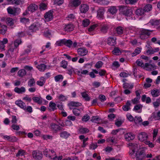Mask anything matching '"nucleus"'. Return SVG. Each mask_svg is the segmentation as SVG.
I'll list each match as a JSON object with an SVG mask.
<instances>
[{"label": "nucleus", "mask_w": 160, "mask_h": 160, "mask_svg": "<svg viewBox=\"0 0 160 160\" xmlns=\"http://www.w3.org/2000/svg\"><path fill=\"white\" fill-rule=\"evenodd\" d=\"M51 159H52L53 160H61L62 159V156H57L56 155V153L55 152V155H53V156L51 157Z\"/></svg>", "instance_id": "nucleus-50"}, {"label": "nucleus", "mask_w": 160, "mask_h": 160, "mask_svg": "<svg viewBox=\"0 0 160 160\" xmlns=\"http://www.w3.org/2000/svg\"><path fill=\"white\" fill-rule=\"evenodd\" d=\"M20 21L21 22L25 24L29 23L30 20L28 18H20Z\"/></svg>", "instance_id": "nucleus-53"}, {"label": "nucleus", "mask_w": 160, "mask_h": 160, "mask_svg": "<svg viewBox=\"0 0 160 160\" xmlns=\"http://www.w3.org/2000/svg\"><path fill=\"white\" fill-rule=\"evenodd\" d=\"M134 121L136 124L140 123L142 122V120L141 117L136 116L134 118Z\"/></svg>", "instance_id": "nucleus-54"}, {"label": "nucleus", "mask_w": 160, "mask_h": 160, "mask_svg": "<svg viewBox=\"0 0 160 160\" xmlns=\"http://www.w3.org/2000/svg\"><path fill=\"white\" fill-rule=\"evenodd\" d=\"M152 6L150 4H148L146 5L144 8L145 12H148L151 11L152 9Z\"/></svg>", "instance_id": "nucleus-52"}, {"label": "nucleus", "mask_w": 160, "mask_h": 160, "mask_svg": "<svg viewBox=\"0 0 160 160\" xmlns=\"http://www.w3.org/2000/svg\"><path fill=\"white\" fill-rule=\"evenodd\" d=\"M100 25V23H98L94 24L93 25L91 26L88 28V31L90 32L93 31L96 28L99 27Z\"/></svg>", "instance_id": "nucleus-48"}, {"label": "nucleus", "mask_w": 160, "mask_h": 160, "mask_svg": "<svg viewBox=\"0 0 160 160\" xmlns=\"http://www.w3.org/2000/svg\"><path fill=\"white\" fill-rule=\"evenodd\" d=\"M23 0H13L12 1V4H15L19 5L20 4H22L24 3Z\"/></svg>", "instance_id": "nucleus-49"}, {"label": "nucleus", "mask_w": 160, "mask_h": 160, "mask_svg": "<svg viewBox=\"0 0 160 160\" xmlns=\"http://www.w3.org/2000/svg\"><path fill=\"white\" fill-rule=\"evenodd\" d=\"M46 82L45 78L43 77H41L40 80L37 82V84L40 86H43Z\"/></svg>", "instance_id": "nucleus-34"}, {"label": "nucleus", "mask_w": 160, "mask_h": 160, "mask_svg": "<svg viewBox=\"0 0 160 160\" xmlns=\"http://www.w3.org/2000/svg\"><path fill=\"white\" fill-rule=\"evenodd\" d=\"M151 94L154 97H157L160 95V91L157 89L152 90L151 91Z\"/></svg>", "instance_id": "nucleus-35"}, {"label": "nucleus", "mask_w": 160, "mask_h": 160, "mask_svg": "<svg viewBox=\"0 0 160 160\" xmlns=\"http://www.w3.org/2000/svg\"><path fill=\"white\" fill-rule=\"evenodd\" d=\"M70 109H72V112L73 114L77 116H79L80 113L83 110V107H82L79 108H70Z\"/></svg>", "instance_id": "nucleus-10"}, {"label": "nucleus", "mask_w": 160, "mask_h": 160, "mask_svg": "<svg viewBox=\"0 0 160 160\" xmlns=\"http://www.w3.org/2000/svg\"><path fill=\"white\" fill-rule=\"evenodd\" d=\"M38 7L37 5L35 4H30L28 7V11L32 12H33L37 10Z\"/></svg>", "instance_id": "nucleus-27"}, {"label": "nucleus", "mask_w": 160, "mask_h": 160, "mask_svg": "<svg viewBox=\"0 0 160 160\" xmlns=\"http://www.w3.org/2000/svg\"><path fill=\"white\" fill-rule=\"evenodd\" d=\"M152 118L155 120H158L160 119V111L157 112H154L152 114Z\"/></svg>", "instance_id": "nucleus-29"}, {"label": "nucleus", "mask_w": 160, "mask_h": 160, "mask_svg": "<svg viewBox=\"0 0 160 160\" xmlns=\"http://www.w3.org/2000/svg\"><path fill=\"white\" fill-rule=\"evenodd\" d=\"M21 43V41L20 39H17L15 40L13 42H12L8 50L9 52L12 53L18 46Z\"/></svg>", "instance_id": "nucleus-4"}, {"label": "nucleus", "mask_w": 160, "mask_h": 160, "mask_svg": "<svg viewBox=\"0 0 160 160\" xmlns=\"http://www.w3.org/2000/svg\"><path fill=\"white\" fill-rule=\"evenodd\" d=\"M50 128L52 131L55 132L61 129V128L58 125L53 122L50 124Z\"/></svg>", "instance_id": "nucleus-11"}, {"label": "nucleus", "mask_w": 160, "mask_h": 160, "mask_svg": "<svg viewBox=\"0 0 160 160\" xmlns=\"http://www.w3.org/2000/svg\"><path fill=\"white\" fill-rule=\"evenodd\" d=\"M99 27H100V32L103 34H106L107 33L109 28L108 25L107 24H104L102 25L100 24V25Z\"/></svg>", "instance_id": "nucleus-12"}, {"label": "nucleus", "mask_w": 160, "mask_h": 160, "mask_svg": "<svg viewBox=\"0 0 160 160\" xmlns=\"http://www.w3.org/2000/svg\"><path fill=\"white\" fill-rule=\"evenodd\" d=\"M104 12V9L102 8H99L97 11V17L99 19H102Z\"/></svg>", "instance_id": "nucleus-22"}, {"label": "nucleus", "mask_w": 160, "mask_h": 160, "mask_svg": "<svg viewBox=\"0 0 160 160\" xmlns=\"http://www.w3.org/2000/svg\"><path fill=\"white\" fill-rule=\"evenodd\" d=\"M126 140L129 141L133 140L135 138V135L131 132H129L125 134L124 136Z\"/></svg>", "instance_id": "nucleus-23"}, {"label": "nucleus", "mask_w": 160, "mask_h": 160, "mask_svg": "<svg viewBox=\"0 0 160 160\" xmlns=\"http://www.w3.org/2000/svg\"><path fill=\"white\" fill-rule=\"evenodd\" d=\"M77 51L78 54L82 56H85L87 54L88 52V51L87 49L84 47L78 48V49Z\"/></svg>", "instance_id": "nucleus-14"}, {"label": "nucleus", "mask_w": 160, "mask_h": 160, "mask_svg": "<svg viewBox=\"0 0 160 160\" xmlns=\"http://www.w3.org/2000/svg\"><path fill=\"white\" fill-rule=\"evenodd\" d=\"M138 138L141 142H144L148 138L147 133L145 132H141L138 135Z\"/></svg>", "instance_id": "nucleus-6"}, {"label": "nucleus", "mask_w": 160, "mask_h": 160, "mask_svg": "<svg viewBox=\"0 0 160 160\" xmlns=\"http://www.w3.org/2000/svg\"><path fill=\"white\" fill-rule=\"evenodd\" d=\"M15 104L24 110L25 109V103L21 100H18L15 102Z\"/></svg>", "instance_id": "nucleus-17"}, {"label": "nucleus", "mask_w": 160, "mask_h": 160, "mask_svg": "<svg viewBox=\"0 0 160 160\" xmlns=\"http://www.w3.org/2000/svg\"><path fill=\"white\" fill-rule=\"evenodd\" d=\"M64 45L69 48H71L72 44V41L70 39L66 40L65 39H64Z\"/></svg>", "instance_id": "nucleus-38"}, {"label": "nucleus", "mask_w": 160, "mask_h": 160, "mask_svg": "<svg viewBox=\"0 0 160 160\" xmlns=\"http://www.w3.org/2000/svg\"><path fill=\"white\" fill-rule=\"evenodd\" d=\"M48 110L50 111H54L56 109V104L54 102H50L49 104Z\"/></svg>", "instance_id": "nucleus-30"}, {"label": "nucleus", "mask_w": 160, "mask_h": 160, "mask_svg": "<svg viewBox=\"0 0 160 160\" xmlns=\"http://www.w3.org/2000/svg\"><path fill=\"white\" fill-rule=\"evenodd\" d=\"M28 86L29 87H32L34 86L35 84V82L34 79L32 78L30 79L28 82Z\"/></svg>", "instance_id": "nucleus-41"}, {"label": "nucleus", "mask_w": 160, "mask_h": 160, "mask_svg": "<svg viewBox=\"0 0 160 160\" xmlns=\"http://www.w3.org/2000/svg\"><path fill=\"white\" fill-rule=\"evenodd\" d=\"M116 31L118 34H122L123 33V28L120 26L118 27L116 29Z\"/></svg>", "instance_id": "nucleus-44"}, {"label": "nucleus", "mask_w": 160, "mask_h": 160, "mask_svg": "<svg viewBox=\"0 0 160 160\" xmlns=\"http://www.w3.org/2000/svg\"><path fill=\"white\" fill-rule=\"evenodd\" d=\"M64 39L58 41L55 43V45L57 46H61L64 44Z\"/></svg>", "instance_id": "nucleus-58"}, {"label": "nucleus", "mask_w": 160, "mask_h": 160, "mask_svg": "<svg viewBox=\"0 0 160 160\" xmlns=\"http://www.w3.org/2000/svg\"><path fill=\"white\" fill-rule=\"evenodd\" d=\"M2 138L6 140H8L9 142H15L17 140L16 138L13 136L2 135Z\"/></svg>", "instance_id": "nucleus-13"}, {"label": "nucleus", "mask_w": 160, "mask_h": 160, "mask_svg": "<svg viewBox=\"0 0 160 160\" xmlns=\"http://www.w3.org/2000/svg\"><path fill=\"white\" fill-rule=\"evenodd\" d=\"M26 73L25 70L24 69L20 70L18 72V75L21 77H22L25 76Z\"/></svg>", "instance_id": "nucleus-51"}, {"label": "nucleus", "mask_w": 160, "mask_h": 160, "mask_svg": "<svg viewBox=\"0 0 160 160\" xmlns=\"http://www.w3.org/2000/svg\"><path fill=\"white\" fill-rule=\"evenodd\" d=\"M152 31H151L148 29H140L139 31V37L142 40L147 38L150 34V32H152Z\"/></svg>", "instance_id": "nucleus-2"}, {"label": "nucleus", "mask_w": 160, "mask_h": 160, "mask_svg": "<svg viewBox=\"0 0 160 160\" xmlns=\"http://www.w3.org/2000/svg\"><path fill=\"white\" fill-rule=\"evenodd\" d=\"M91 121L93 122L98 124L100 122L101 119L98 116H93L92 117Z\"/></svg>", "instance_id": "nucleus-33"}, {"label": "nucleus", "mask_w": 160, "mask_h": 160, "mask_svg": "<svg viewBox=\"0 0 160 160\" xmlns=\"http://www.w3.org/2000/svg\"><path fill=\"white\" fill-rule=\"evenodd\" d=\"M118 9L116 6H112L109 7L108 11L112 15L115 14L117 12Z\"/></svg>", "instance_id": "nucleus-26"}, {"label": "nucleus", "mask_w": 160, "mask_h": 160, "mask_svg": "<svg viewBox=\"0 0 160 160\" xmlns=\"http://www.w3.org/2000/svg\"><path fill=\"white\" fill-rule=\"evenodd\" d=\"M6 22L8 25L12 26L13 24V20L11 18H8L7 19Z\"/></svg>", "instance_id": "nucleus-60"}, {"label": "nucleus", "mask_w": 160, "mask_h": 160, "mask_svg": "<svg viewBox=\"0 0 160 160\" xmlns=\"http://www.w3.org/2000/svg\"><path fill=\"white\" fill-rule=\"evenodd\" d=\"M43 153L46 157L50 159L51 156H49V155L52 153L53 155H55V151L52 149H46L43 151Z\"/></svg>", "instance_id": "nucleus-15"}, {"label": "nucleus", "mask_w": 160, "mask_h": 160, "mask_svg": "<svg viewBox=\"0 0 160 160\" xmlns=\"http://www.w3.org/2000/svg\"><path fill=\"white\" fill-rule=\"evenodd\" d=\"M33 100L35 102L38 103V104H41L42 102V100L41 98L37 97H33L32 98Z\"/></svg>", "instance_id": "nucleus-47"}, {"label": "nucleus", "mask_w": 160, "mask_h": 160, "mask_svg": "<svg viewBox=\"0 0 160 160\" xmlns=\"http://www.w3.org/2000/svg\"><path fill=\"white\" fill-rule=\"evenodd\" d=\"M51 48V43L50 42H48L46 43L45 46L42 47V50L40 52V53L42 54L44 51L48 50Z\"/></svg>", "instance_id": "nucleus-21"}, {"label": "nucleus", "mask_w": 160, "mask_h": 160, "mask_svg": "<svg viewBox=\"0 0 160 160\" xmlns=\"http://www.w3.org/2000/svg\"><path fill=\"white\" fill-rule=\"evenodd\" d=\"M89 9V6L86 4H81L79 8L80 10L81 13H86Z\"/></svg>", "instance_id": "nucleus-16"}, {"label": "nucleus", "mask_w": 160, "mask_h": 160, "mask_svg": "<svg viewBox=\"0 0 160 160\" xmlns=\"http://www.w3.org/2000/svg\"><path fill=\"white\" fill-rule=\"evenodd\" d=\"M82 106V104L78 102H71L68 104L70 108L71 107H78Z\"/></svg>", "instance_id": "nucleus-31"}, {"label": "nucleus", "mask_w": 160, "mask_h": 160, "mask_svg": "<svg viewBox=\"0 0 160 160\" xmlns=\"http://www.w3.org/2000/svg\"><path fill=\"white\" fill-rule=\"evenodd\" d=\"M63 79V76L61 74L58 75L54 77L55 80L56 82L62 81Z\"/></svg>", "instance_id": "nucleus-43"}, {"label": "nucleus", "mask_w": 160, "mask_h": 160, "mask_svg": "<svg viewBox=\"0 0 160 160\" xmlns=\"http://www.w3.org/2000/svg\"><path fill=\"white\" fill-rule=\"evenodd\" d=\"M81 94L82 98H83L86 101H89L90 100V97H89L88 94L85 92H82Z\"/></svg>", "instance_id": "nucleus-46"}, {"label": "nucleus", "mask_w": 160, "mask_h": 160, "mask_svg": "<svg viewBox=\"0 0 160 160\" xmlns=\"http://www.w3.org/2000/svg\"><path fill=\"white\" fill-rule=\"evenodd\" d=\"M147 55H148L151 54H152L155 53L154 51V50L151 47H148L146 51Z\"/></svg>", "instance_id": "nucleus-42"}, {"label": "nucleus", "mask_w": 160, "mask_h": 160, "mask_svg": "<svg viewBox=\"0 0 160 160\" xmlns=\"http://www.w3.org/2000/svg\"><path fill=\"white\" fill-rule=\"evenodd\" d=\"M63 0H54V3L58 5H60L63 3Z\"/></svg>", "instance_id": "nucleus-64"}, {"label": "nucleus", "mask_w": 160, "mask_h": 160, "mask_svg": "<svg viewBox=\"0 0 160 160\" xmlns=\"http://www.w3.org/2000/svg\"><path fill=\"white\" fill-rule=\"evenodd\" d=\"M116 38L111 37L108 38L107 39V43L110 46H114L116 44Z\"/></svg>", "instance_id": "nucleus-20"}, {"label": "nucleus", "mask_w": 160, "mask_h": 160, "mask_svg": "<svg viewBox=\"0 0 160 160\" xmlns=\"http://www.w3.org/2000/svg\"><path fill=\"white\" fill-rule=\"evenodd\" d=\"M64 30L66 32H70L72 31L74 29L73 25L71 24L66 25L64 26Z\"/></svg>", "instance_id": "nucleus-25"}, {"label": "nucleus", "mask_w": 160, "mask_h": 160, "mask_svg": "<svg viewBox=\"0 0 160 160\" xmlns=\"http://www.w3.org/2000/svg\"><path fill=\"white\" fill-rule=\"evenodd\" d=\"M142 106L141 105H135L134 108L133 109V110L135 111H137L139 110H140V111L138 112H141V111L142 110Z\"/></svg>", "instance_id": "nucleus-57"}, {"label": "nucleus", "mask_w": 160, "mask_h": 160, "mask_svg": "<svg viewBox=\"0 0 160 160\" xmlns=\"http://www.w3.org/2000/svg\"><path fill=\"white\" fill-rule=\"evenodd\" d=\"M47 8V5L44 3H41L39 5V8L41 11L45 10Z\"/></svg>", "instance_id": "nucleus-62"}, {"label": "nucleus", "mask_w": 160, "mask_h": 160, "mask_svg": "<svg viewBox=\"0 0 160 160\" xmlns=\"http://www.w3.org/2000/svg\"><path fill=\"white\" fill-rule=\"evenodd\" d=\"M144 9L139 8L136 10L135 12V14L138 16H141L144 14Z\"/></svg>", "instance_id": "nucleus-37"}, {"label": "nucleus", "mask_w": 160, "mask_h": 160, "mask_svg": "<svg viewBox=\"0 0 160 160\" xmlns=\"http://www.w3.org/2000/svg\"><path fill=\"white\" fill-rule=\"evenodd\" d=\"M41 25L40 23L38 22H35L29 27V29L31 32H35L39 30Z\"/></svg>", "instance_id": "nucleus-7"}, {"label": "nucleus", "mask_w": 160, "mask_h": 160, "mask_svg": "<svg viewBox=\"0 0 160 160\" xmlns=\"http://www.w3.org/2000/svg\"><path fill=\"white\" fill-rule=\"evenodd\" d=\"M141 48L139 47L137 48L136 49H135L134 51L132 53V56L133 57H134L136 55L139 54L141 52Z\"/></svg>", "instance_id": "nucleus-39"}, {"label": "nucleus", "mask_w": 160, "mask_h": 160, "mask_svg": "<svg viewBox=\"0 0 160 160\" xmlns=\"http://www.w3.org/2000/svg\"><path fill=\"white\" fill-rule=\"evenodd\" d=\"M103 64V63L101 61L98 62L95 65V67L98 69L101 68Z\"/></svg>", "instance_id": "nucleus-59"}, {"label": "nucleus", "mask_w": 160, "mask_h": 160, "mask_svg": "<svg viewBox=\"0 0 160 160\" xmlns=\"http://www.w3.org/2000/svg\"><path fill=\"white\" fill-rule=\"evenodd\" d=\"M121 12L122 14L127 17L129 19L132 18V10L126 7L123 6L120 9Z\"/></svg>", "instance_id": "nucleus-3"}, {"label": "nucleus", "mask_w": 160, "mask_h": 160, "mask_svg": "<svg viewBox=\"0 0 160 160\" xmlns=\"http://www.w3.org/2000/svg\"><path fill=\"white\" fill-rule=\"evenodd\" d=\"M25 152L24 150H20L18 151V153L16 154V156L17 157L22 156L24 155Z\"/></svg>", "instance_id": "nucleus-63"}, {"label": "nucleus", "mask_w": 160, "mask_h": 160, "mask_svg": "<svg viewBox=\"0 0 160 160\" xmlns=\"http://www.w3.org/2000/svg\"><path fill=\"white\" fill-rule=\"evenodd\" d=\"M131 104L130 101H128L126 103V105H124L122 107V109L125 111H127L130 109V106Z\"/></svg>", "instance_id": "nucleus-32"}, {"label": "nucleus", "mask_w": 160, "mask_h": 160, "mask_svg": "<svg viewBox=\"0 0 160 160\" xmlns=\"http://www.w3.org/2000/svg\"><path fill=\"white\" fill-rule=\"evenodd\" d=\"M112 53L116 55H119L121 54V52L118 48H115L112 51Z\"/></svg>", "instance_id": "nucleus-45"}, {"label": "nucleus", "mask_w": 160, "mask_h": 160, "mask_svg": "<svg viewBox=\"0 0 160 160\" xmlns=\"http://www.w3.org/2000/svg\"><path fill=\"white\" fill-rule=\"evenodd\" d=\"M37 68L40 71L43 72L46 69V66L44 64H40L38 65Z\"/></svg>", "instance_id": "nucleus-36"}, {"label": "nucleus", "mask_w": 160, "mask_h": 160, "mask_svg": "<svg viewBox=\"0 0 160 160\" xmlns=\"http://www.w3.org/2000/svg\"><path fill=\"white\" fill-rule=\"evenodd\" d=\"M53 10H50L45 13L44 18L45 21L49 22L53 18Z\"/></svg>", "instance_id": "nucleus-8"}, {"label": "nucleus", "mask_w": 160, "mask_h": 160, "mask_svg": "<svg viewBox=\"0 0 160 160\" xmlns=\"http://www.w3.org/2000/svg\"><path fill=\"white\" fill-rule=\"evenodd\" d=\"M160 23V19L159 20L152 19L147 24L148 25L156 26L158 25Z\"/></svg>", "instance_id": "nucleus-18"}, {"label": "nucleus", "mask_w": 160, "mask_h": 160, "mask_svg": "<svg viewBox=\"0 0 160 160\" xmlns=\"http://www.w3.org/2000/svg\"><path fill=\"white\" fill-rule=\"evenodd\" d=\"M77 72V74L80 76H81L82 74L86 75L87 74L88 72V71L86 70L82 71L81 70V71L78 70Z\"/></svg>", "instance_id": "nucleus-55"}, {"label": "nucleus", "mask_w": 160, "mask_h": 160, "mask_svg": "<svg viewBox=\"0 0 160 160\" xmlns=\"http://www.w3.org/2000/svg\"><path fill=\"white\" fill-rule=\"evenodd\" d=\"M60 135V137L61 138L66 139H67L70 135V133L66 131L61 132Z\"/></svg>", "instance_id": "nucleus-28"}, {"label": "nucleus", "mask_w": 160, "mask_h": 160, "mask_svg": "<svg viewBox=\"0 0 160 160\" xmlns=\"http://www.w3.org/2000/svg\"><path fill=\"white\" fill-rule=\"evenodd\" d=\"M89 130L87 128H82L79 129V132L82 134H84L89 132Z\"/></svg>", "instance_id": "nucleus-56"}, {"label": "nucleus", "mask_w": 160, "mask_h": 160, "mask_svg": "<svg viewBox=\"0 0 160 160\" xmlns=\"http://www.w3.org/2000/svg\"><path fill=\"white\" fill-rule=\"evenodd\" d=\"M128 146L130 149L129 152L130 154L133 155L136 152V160H142L145 158V152L144 150H141L137 152L139 146L132 143H129Z\"/></svg>", "instance_id": "nucleus-1"}, {"label": "nucleus", "mask_w": 160, "mask_h": 160, "mask_svg": "<svg viewBox=\"0 0 160 160\" xmlns=\"http://www.w3.org/2000/svg\"><path fill=\"white\" fill-rule=\"evenodd\" d=\"M58 99L61 101H64L66 100L67 99V97L66 96L62 94H60L58 97Z\"/></svg>", "instance_id": "nucleus-61"}, {"label": "nucleus", "mask_w": 160, "mask_h": 160, "mask_svg": "<svg viewBox=\"0 0 160 160\" xmlns=\"http://www.w3.org/2000/svg\"><path fill=\"white\" fill-rule=\"evenodd\" d=\"M81 3L80 0H72L71 2L72 5L74 7H77Z\"/></svg>", "instance_id": "nucleus-40"}, {"label": "nucleus", "mask_w": 160, "mask_h": 160, "mask_svg": "<svg viewBox=\"0 0 160 160\" xmlns=\"http://www.w3.org/2000/svg\"><path fill=\"white\" fill-rule=\"evenodd\" d=\"M26 91L25 88L23 86L21 87L20 88L15 87L14 89V91L19 94L24 93Z\"/></svg>", "instance_id": "nucleus-19"}, {"label": "nucleus", "mask_w": 160, "mask_h": 160, "mask_svg": "<svg viewBox=\"0 0 160 160\" xmlns=\"http://www.w3.org/2000/svg\"><path fill=\"white\" fill-rule=\"evenodd\" d=\"M7 11L8 14L13 16H16L19 14L21 9L18 8H12L9 7L7 8Z\"/></svg>", "instance_id": "nucleus-5"}, {"label": "nucleus", "mask_w": 160, "mask_h": 160, "mask_svg": "<svg viewBox=\"0 0 160 160\" xmlns=\"http://www.w3.org/2000/svg\"><path fill=\"white\" fill-rule=\"evenodd\" d=\"M32 154L33 158L36 160H41L42 157V152L39 151H33Z\"/></svg>", "instance_id": "nucleus-9"}, {"label": "nucleus", "mask_w": 160, "mask_h": 160, "mask_svg": "<svg viewBox=\"0 0 160 160\" xmlns=\"http://www.w3.org/2000/svg\"><path fill=\"white\" fill-rule=\"evenodd\" d=\"M7 30V26L0 22V34H4Z\"/></svg>", "instance_id": "nucleus-24"}]
</instances>
